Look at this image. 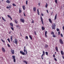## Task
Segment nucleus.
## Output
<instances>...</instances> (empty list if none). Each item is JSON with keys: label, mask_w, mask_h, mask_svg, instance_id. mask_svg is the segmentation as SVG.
Wrapping results in <instances>:
<instances>
[{"label": "nucleus", "mask_w": 64, "mask_h": 64, "mask_svg": "<svg viewBox=\"0 0 64 64\" xmlns=\"http://www.w3.org/2000/svg\"><path fill=\"white\" fill-rule=\"evenodd\" d=\"M12 59H14V62H15L16 59H15V56H12Z\"/></svg>", "instance_id": "nucleus-1"}, {"label": "nucleus", "mask_w": 64, "mask_h": 64, "mask_svg": "<svg viewBox=\"0 0 64 64\" xmlns=\"http://www.w3.org/2000/svg\"><path fill=\"white\" fill-rule=\"evenodd\" d=\"M40 20H41V21L42 22V24L44 25V24L43 23V18H42V16H41L40 17Z\"/></svg>", "instance_id": "nucleus-2"}, {"label": "nucleus", "mask_w": 64, "mask_h": 64, "mask_svg": "<svg viewBox=\"0 0 64 64\" xmlns=\"http://www.w3.org/2000/svg\"><path fill=\"white\" fill-rule=\"evenodd\" d=\"M55 24H54L52 26V29H55Z\"/></svg>", "instance_id": "nucleus-3"}, {"label": "nucleus", "mask_w": 64, "mask_h": 64, "mask_svg": "<svg viewBox=\"0 0 64 64\" xmlns=\"http://www.w3.org/2000/svg\"><path fill=\"white\" fill-rule=\"evenodd\" d=\"M60 44H63V41H62V40L61 39L60 40Z\"/></svg>", "instance_id": "nucleus-4"}, {"label": "nucleus", "mask_w": 64, "mask_h": 64, "mask_svg": "<svg viewBox=\"0 0 64 64\" xmlns=\"http://www.w3.org/2000/svg\"><path fill=\"white\" fill-rule=\"evenodd\" d=\"M15 42H14V43H15L16 44H17L18 43V41H17V39H15Z\"/></svg>", "instance_id": "nucleus-5"}, {"label": "nucleus", "mask_w": 64, "mask_h": 64, "mask_svg": "<svg viewBox=\"0 0 64 64\" xmlns=\"http://www.w3.org/2000/svg\"><path fill=\"white\" fill-rule=\"evenodd\" d=\"M20 54H22V55H25V54L24 53V52H23L21 51L20 52Z\"/></svg>", "instance_id": "nucleus-6"}, {"label": "nucleus", "mask_w": 64, "mask_h": 64, "mask_svg": "<svg viewBox=\"0 0 64 64\" xmlns=\"http://www.w3.org/2000/svg\"><path fill=\"white\" fill-rule=\"evenodd\" d=\"M11 52L12 54H14V50H13L12 49H11Z\"/></svg>", "instance_id": "nucleus-7"}, {"label": "nucleus", "mask_w": 64, "mask_h": 64, "mask_svg": "<svg viewBox=\"0 0 64 64\" xmlns=\"http://www.w3.org/2000/svg\"><path fill=\"white\" fill-rule=\"evenodd\" d=\"M33 10L34 12H35L36 10V8L35 7H34L33 8Z\"/></svg>", "instance_id": "nucleus-8"}, {"label": "nucleus", "mask_w": 64, "mask_h": 64, "mask_svg": "<svg viewBox=\"0 0 64 64\" xmlns=\"http://www.w3.org/2000/svg\"><path fill=\"white\" fill-rule=\"evenodd\" d=\"M20 21L22 22L23 23H24V20H23L22 18H21L20 19Z\"/></svg>", "instance_id": "nucleus-9"}, {"label": "nucleus", "mask_w": 64, "mask_h": 64, "mask_svg": "<svg viewBox=\"0 0 64 64\" xmlns=\"http://www.w3.org/2000/svg\"><path fill=\"white\" fill-rule=\"evenodd\" d=\"M2 50L3 52H5V50L3 48H2Z\"/></svg>", "instance_id": "nucleus-10"}, {"label": "nucleus", "mask_w": 64, "mask_h": 64, "mask_svg": "<svg viewBox=\"0 0 64 64\" xmlns=\"http://www.w3.org/2000/svg\"><path fill=\"white\" fill-rule=\"evenodd\" d=\"M49 21H50V22L51 23H52V20H51V19L49 18Z\"/></svg>", "instance_id": "nucleus-11"}, {"label": "nucleus", "mask_w": 64, "mask_h": 64, "mask_svg": "<svg viewBox=\"0 0 64 64\" xmlns=\"http://www.w3.org/2000/svg\"><path fill=\"white\" fill-rule=\"evenodd\" d=\"M16 27H17V28H18V29H20V26H19L18 25L16 26Z\"/></svg>", "instance_id": "nucleus-12"}, {"label": "nucleus", "mask_w": 64, "mask_h": 64, "mask_svg": "<svg viewBox=\"0 0 64 64\" xmlns=\"http://www.w3.org/2000/svg\"><path fill=\"white\" fill-rule=\"evenodd\" d=\"M10 26H12V27H13V24H12V23H10Z\"/></svg>", "instance_id": "nucleus-13"}, {"label": "nucleus", "mask_w": 64, "mask_h": 64, "mask_svg": "<svg viewBox=\"0 0 64 64\" xmlns=\"http://www.w3.org/2000/svg\"><path fill=\"white\" fill-rule=\"evenodd\" d=\"M47 31L45 32V35L46 37H47V35H47Z\"/></svg>", "instance_id": "nucleus-14"}, {"label": "nucleus", "mask_w": 64, "mask_h": 64, "mask_svg": "<svg viewBox=\"0 0 64 64\" xmlns=\"http://www.w3.org/2000/svg\"><path fill=\"white\" fill-rule=\"evenodd\" d=\"M61 54L62 55H64V52H63V51H62V50L61 51Z\"/></svg>", "instance_id": "nucleus-15"}, {"label": "nucleus", "mask_w": 64, "mask_h": 64, "mask_svg": "<svg viewBox=\"0 0 64 64\" xmlns=\"http://www.w3.org/2000/svg\"><path fill=\"white\" fill-rule=\"evenodd\" d=\"M6 3H8L9 4V3H10V2L9 0H7L6 1Z\"/></svg>", "instance_id": "nucleus-16"}, {"label": "nucleus", "mask_w": 64, "mask_h": 64, "mask_svg": "<svg viewBox=\"0 0 64 64\" xmlns=\"http://www.w3.org/2000/svg\"><path fill=\"white\" fill-rule=\"evenodd\" d=\"M21 12H22V10H21V9L19 8V13H21Z\"/></svg>", "instance_id": "nucleus-17"}, {"label": "nucleus", "mask_w": 64, "mask_h": 64, "mask_svg": "<svg viewBox=\"0 0 64 64\" xmlns=\"http://www.w3.org/2000/svg\"><path fill=\"white\" fill-rule=\"evenodd\" d=\"M55 49H56V51H57V52H58V48H57V47H56L55 48Z\"/></svg>", "instance_id": "nucleus-18"}, {"label": "nucleus", "mask_w": 64, "mask_h": 64, "mask_svg": "<svg viewBox=\"0 0 64 64\" xmlns=\"http://www.w3.org/2000/svg\"><path fill=\"white\" fill-rule=\"evenodd\" d=\"M22 7L24 10H25V6H23Z\"/></svg>", "instance_id": "nucleus-19"}, {"label": "nucleus", "mask_w": 64, "mask_h": 64, "mask_svg": "<svg viewBox=\"0 0 64 64\" xmlns=\"http://www.w3.org/2000/svg\"><path fill=\"white\" fill-rule=\"evenodd\" d=\"M14 21L16 23V24H17V23H18V22L17 21V20H15Z\"/></svg>", "instance_id": "nucleus-20"}, {"label": "nucleus", "mask_w": 64, "mask_h": 64, "mask_svg": "<svg viewBox=\"0 0 64 64\" xmlns=\"http://www.w3.org/2000/svg\"><path fill=\"white\" fill-rule=\"evenodd\" d=\"M48 46L47 45V44H46L45 46V48H47V47H48Z\"/></svg>", "instance_id": "nucleus-21"}, {"label": "nucleus", "mask_w": 64, "mask_h": 64, "mask_svg": "<svg viewBox=\"0 0 64 64\" xmlns=\"http://www.w3.org/2000/svg\"><path fill=\"white\" fill-rule=\"evenodd\" d=\"M6 8H11V7L10 6H7Z\"/></svg>", "instance_id": "nucleus-22"}, {"label": "nucleus", "mask_w": 64, "mask_h": 64, "mask_svg": "<svg viewBox=\"0 0 64 64\" xmlns=\"http://www.w3.org/2000/svg\"><path fill=\"white\" fill-rule=\"evenodd\" d=\"M57 14H56V16H55V18H54L55 20H56V18H57Z\"/></svg>", "instance_id": "nucleus-23"}, {"label": "nucleus", "mask_w": 64, "mask_h": 64, "mask_svg": "<svg viewBox=\"0 0 64 64\" xmlns=\"http://www.w3.org/2000/svg\"><path fill=\"white\" fill-rule=\"evenodd\" d=\"M42 30H44L45 29V28L44 27H43V26H42Z\"/></svg>", "instance_id": "nucleus-24"}, {"label": "nucleus", "mask_w": 64, "mask_h": 64, "mask_svg": "<svg viewBox=\"0 0 64 64\" xmlns=\"http://www.w3.org/2000/svg\"><path fill=\"white\" fill-rule=\"evenodd\" d=\"M51 34H52V35H54V32H51Z\"/></svg>", "instance_id": "nucleus-25"}, {"label": "nucleus", "mask_w": 64, "mask_h": 64, "mask_svg": "<svg viewBox=\"0 0 64 64\" xmlns=\"http://www.w3.org/2000/svg\"><path fill=\"white\" fill-rule=\"evenodd\" d=\"M2 18L3 20L5 22V21H6V20H4V18H3V17H2Z\"/></svg>", "instance_id": "nucleus-26"}, {"label": "nucleus", "mask_w": 64, "mask_h": 64, "mask_svg": "<svg viewBox=\"0 0 64 64\" xmlns=\"http://www.w3.org/2000/svg\"><path fill=\"white\" fill-rule=\"evenodd\" d=\"M47 6H48V4H47V3H46L45 6V7L46 8H47Z\"/></svg>", "instance_id": "nucleus-27"}, {"label": "nucleus", "mask_w": 64, "mask_h": 64, "mask_svg": "<svg viewBox=\"0 0 64 64\" xmlns=\"http://www.w3.org/2000/svg\"><path fill=\"white\" fill-rule=\"evenodd\" d=\"M29 37L30 38V39L31 40H32V37L30 36H29Z\"/></svg>", "instance_id": "nucleus-28"}, {"label": "nucleus", "mask_w": 64, "mask_h": 64, "mask_svg": "<svg viewBox=\"0 0 64 64\" xmlns=\"http://www.w3.org/2000/svg\"><path fill=\"white\" fill-rule=\"evenodd\" d=\"M24 63H26V64H27V62H26L25 60L24 61Z\"/></svg>", "instance_id": "nucleus-29"}, {"label": "nucleus", "mask_w": 64, "mask_h": 64, "mask_svg": "<svg viewBox=\"0 0 64 64\" xmlns=\"http://www.w3.org/2000/svg\"><path fill=\"white\" fill-rule=\"evenodd\" d=\"M52 36L53 37H56V36L54 35V34L52 35Z\"/></svg>", "instance_id": "nucleus-30"}, {"label": "nucleus", "mask_w": 64, "mask_h": 64, "mask_svg": "<svg viewBox=\"0 0 64 64\" xmlns=\"http://www.w3.org/2000/svg\"><path fill=\"white\" fill-rule=\"evenodd\" d=\"M11 41H12V36L10 38Z\"/></svg>", "instance_id": "nucleus-31"}, {"label": "nucleus", "mask_w": 64, "mask_h": 64, "mask_svg": "<svg viewBox=\"0 0 64 64\" xmlns=\"http://www.w3.org/2000/svg\"><path fill=\"white\" fill-rule=\"evenodd\" d=\"M12 5H13L14 6H16V5L14 4H13Z\"/></svg>", "instance_id": "nucleus-32"}, {"label": "nucleus", "mask_w": 64, "mask_h": 64, "mask_svg": "<svg viewBox=\"0 0 64 64\" xmlns=\"http://www.w3.org/2000/svg\"><path fill=\"white\" fill-rule=\"evenodd\" d=\"M26 39H27V40H28V36H26Z\"/></svg>", "instance_id": "nucleus-33"}, {"label": "nucleus", "mask_w": 64, "mask_h": 64, "mask_svg": "<svg viewBox=\"0 0 64 64\" xmlns=\"http://www.w3.org/2000/svg\"><path fill=\"white\" fill-rule=\"evenodd\" d=\"M56 30L57 31H59V28H57L56 29Z\"/></svg>", "instance_id": "nucleus-34"}, {"label": "nucleus", "mask_w": 64, "mask_h": 64, "mask_svg": "<svg viewBox=\"0 0 64 64\" xmlns=\"http://www.w3.org/2000/svg\"><path fill=\"white\" fill-rule=\"evenodd\" d=\"M55 2L57 4V0H55Z\"/></svg>", "instance_id": "nucleus-35"}, {"label": "nucleus", "mask_w": 64, "mask_h": 64, "mask_svg": "<svg viewBox=\"0 0 64 64\" xmlns=\"http://www.w3.org/2000/svg\"><path fill=\"white\" fill-rule=\"evenodd\" d=\"M1 40L4 43L5 42V41L3 40L2 39H1Z\"/></svg>", "instance_id": "nucleus-36"}, {"label": "nucleus", "mask_w": 64, "mask_h": 64, "mask_svg": "<svg viewBox=\"0 0 64 64\" xmlns=\"http://www.w3.org/2000/svg\"><path fill=\"white\" fill-rule=\"evenodd\" d=\"M10 28L12 30H14V28H12V27H11Z\"/></svg>", "instance_id": "nucleus-37"}, {"label": "nucleus", "mask_w": 64, "mask_h": 64, "mask_svg": "<svg viewBox=\"0 0 64 64\" xmlns=\"http://www.w3.org/2000/svg\"><path fill=\"white\" fill-rule=\"evenodd\" d=\"M8 41L10 43V39L9 38H8Z\"/></svg>", "instance_id": "nucleus-38"}, {"label": "nucleus", "mask_w": 64, "mask_h": 64, "mask_svg": "<svg viewBox=\"0 0 64 64\" xmlns=\"http://www.w3.org/2000/svg\"><path fill=\"white\" fill-rule=\"evenodd\" d=\"M46 55H48V52H46Z\"/></svg>", "instance_id": "nucleus-39"}, {"label": "nucleus", "mask_w": 64, "mask_h": 64, "mask_svg": "<svg viewBox=\"0 0 64 64\" xmlns=\"http://www.w3.org/2000/svg\"><path fill=\"white\" fill-rule=\"evenodd\" d=\"M27 3H28V1H27V0H26V5H27V4H28Z\"/></svg>", "instance_id": "nucleus-40"}, {"label": "nucleus", "mask_w": 64, "mask_h": 64, "mask_svg": "<svg viewBox=\"0 0 64 64\" xmlns=\"http://www.w3.org/2000/svg\"><path fill=\"white\" fill-rule=\"evenodd\" d=\"M34 32L35 35H37V34H36V31H34Z\"/></svg>", "instance_id": "nucleus-41"}, {"label": "nucleus", "mask_w": 64, "mask_h": 64, "mask_svg": "<svg viewBox=\"0 0 64 64\" xmlns=\"http://www.w3.org/2000/svg\"><path fill=\"white\" fill-rule=\"evenodd\" d=\"M8 18H10L11 17V16H9V15H8Z\"/></svg>", "instance_id": "nucleus-42"}, {"label": "nucleus", "mask_w": 64, "mask_h": 64, "mask_svg": "<svg viewBox=\"0 0 64 64\" xmlns=\"http://www.w3.org/2000/svg\"><path fill=\"white\" fill-rule=\"evenodd\" d=\"M32 23H34V20H32Z\"/></svg>", "instance_id": "nucleus-43"}, {"label": "nucleus", "mask_w": 64, "mask_h": 64, "mask_svg": "<svg viewBox=\"0 0 64 64\" xmlns=\"http://www.w3.org/2000/svg\"><path fill=\"white\" fill-rule=\"evenodd\" d=\"M60 35L62 37H63V34H60Z\"/></svg>", "instance_id": "nucleus-44"}, {"label": "nucleus", "mask_w": 64, "mask_h": 64, "mask_svg": "<svg viewBox=\"0 0 64 64\" xmlns=\"http://www.w3.org/2000/svg\"><path fill=\"white\" fill-rule=\"evenodd\" d=\"M43 54L45 55V52H44V51H43Z\"/></svg>", "instance_id": "nucleus-45"}, {"label": "nucleus", "mask_w": 64, "mask_h": 64, "mask_svg": "<svg viewBox=\"0 0 64 64\" xmlns=\"http://www.w3.org/2000/svg\"><path fill=\"white\" fill-rule=\"evenodd\" d=\"M60 34V32H58V35H59Z\"/></svg>", "instance_id": "nucleus-46"}, {"label": "nucleus", "mask_w": 64, "mask_h": 64, "mask_svg": "<svg viewBox=\"0 0 64 64\" xmlns=\"http://www.w3.org/2000/svg\"><path fill=\"white\" fill-rule=\"evenodd\" d=\"M8 45V47H10V45L9 44H7Z\"/></svg>", "instance_id": "nucleus-47"}, {"label": "nucleus", "mask_w": 64, "mask_h": 64, "mask_svg": "<svg viewBox=\"0 0 64 64\" xmlns=\"http://www.w3.org/2000/svg\"><path fill=\"white\" fill-rule=\"evenodd\" d=\"M24 52L25 53L26 52V50H24Z\"/></svg>", "instance_id": "nucleus-48"}, {"label": "nucleus", "mask_w": 64, "mask_h": 64, "mask_svg": "<svg viewBox=\"0 0 64 64\" xmlns=\"http://www.w3.org/2000/svg\"><path fill=\"white\" fill-rule=\"evenodd\" d=\"M54 59L55 60V61H57V59H56V58H54Z\"/></svg>", "instance_id": "nucleus-49"}, {"label": "nucleus", "mask_w": 64, "mask_h": 64, "mask_svg": "<svg viewBox=\"0 0 64 64\" xmlns=\"http://www.w3.org/2000/svg\"><path fill=\"white\" fill-rule=\"evenodd\" d=\"M27 50H26V54H27Z\"/></svg>", "instance_id": "nucleus-50"}, {"label": "nucleus", "mask_w": 64, "mask_h": 64, "mask_svg": "<svg viewBox=\"0 0 64 64\" xmlns=\"http://www.w3.org/2000/svg\"><path fill=\"white\" fill-rule=\"evenodd\" d=\"M53 57L54 58H55V54L54 55Z\"/></svg>", "instance_id": "nucleus-51"}, {"label": "nucleus", "mask_w": 64, "mask_h": 64, "mask_svg": "<svg viewBox=\"0 0 64 64\" xmlns=\"http://www.w3.org/2000/svg\"><path fill=\"white\" fill-rule=\"evenodd\" d=\"M38 5H39V6H40V3H38Z\"/></svg>", "instance_id": "nucleus-52"}, {"label": "nucleus", "mask_w": 64, "mask_h": 64, "mask_svg": "<svg viewBox=\"0 0 64 64\" xmlns=\"http://www.w3.org/2000/svg\"><path fill=\"white\" fill-rule=\"evenodd\" d=\"M24 16H26V15H25V14L24 13Z\"/></svg>", "instance_id": "nucleus-53"}, {"label": "nucleus", "mask_w": 64, "mask_h": 64, "mask_svg": "<svg viewBox=\"0 0 64 64\" xmlns=\"http://www.w3.org/2000/svg\"><path fill=\"white\" fill-rule=\"evenodd\" d=\"M63 30L64 31V26L63 27Z\"/></svg>", "instance_id": "nucleus-54"}, {"label": "nucleus", "mask_w": 64, "mask_h": 64, "mask_svg": "<svg viewBox=\"0 0 64 64\" xmlns=\"http://www.w3.org/2000/svg\"><path fill=\"white\" fill-rule=\"evenodd\" d=\"M46 11L47 12V13H48V10H46Z\"/></svg>", "instance_id": "nucleus-55"}, {"label": "nucleus", "mask_w": 64, "mask_h": 64, "mask_svg": "<svg viewBox=\"0 0 64 64\" xmlns=\"http://www.w3.org/2000/svg\"><path fill=\"white\" fill-rule=\"evenodd\" d=\"M26 47H25V46H24V50H26V48H25Z\"/></svg>", "instance_id": "nucleus-56"}, {"label": "nucleus", "mask_w": 64, "mask_h": 64, "mask_svg": "<svg viewBox=\"0 0 64 64\" xmlns=\"http://www.w3.org/2000/svg\"><path fill=\"white\" fill-rule=\"evenodd\" d=\"M44 55V54H43L42 55V57H43V55Z\"/></svg>", "instance_id": "nucleus-57"}, {"label": "nucleus", "mask_w": 64, "mask_h": 64, "mask_svg": "<svg viewBox=\"0 0 64 64\" xmlns=\"http://www.w3.org/2000/svg\"><path fill=\"white\" fill-rule=\"evenodd\" d=\"M41 15H42V16H43L44 15L42 14H41Z\"/></svg>", "instance_id": "nucleus-58"}, {"label": "nucleus", "mask_w": 64, "mask_h": 64, "mask_svg": "<svg viewBox=\"0 0 64 64\" xmlns=\"http://www.w3.org/2000/svg\"><path fill=\"white\" fill-rule=\"evenodd\" d=\"M37 12H39V10H38V9Z\"/></svg>", "instance_id": "nucleus-59"}, {"label": "nucleus", "mask_w": 64, "mask_h": 64, "mask_svg": "<svg viewBox=\"0 0 64 64\" xmlns=\"http://www.w3.org/2000/svg\"><path fill=\"white\" fill-rule=\"evenodd\" d=\"M38 15H39V12H38Z\"/></svg>", "instance_id": "nucleus-60"}, {"label": "nucleus", "mask_w": 64, "mask_h": 64, "mask_svg": "<svg viewBox=\"0 0 64 64\" xmlns=\"http://www.w3.org/2000/svg\"><path fill=\"white\" fill-rule=\"evenodd\" d=\"M42 58L43 60V56H42Z\"/></svg>", "instance_id": "nucleus-61"}, {"label": "nucleus", "mask_w": 64, "mask_h": 64, "mask_svg": "<svg viewBox=\"0 0 64 64\" xmlns=\"http://www.w3.org/2000/svg\"><path fill=\"white\" fill-rule=\"evenodd\" d=\"M49 64H50V62H49Z\"/></svg>", "instance_id": "nucleus-62"}, {"label": "nucleus", "mask_w": 64, "mask_h": 64, "mask_svg": "<svg viewBox=\"0 0 64 64\" xmlns=\"http://www.w3.org/2000/svg\"><path fill=\"white\" fill-rule=\"evenodd\" d=\"M10 33H11V32H10L9 33V34H10Z\"/></svg>", "instance_id": "nucleus-63"}, {"label": "nucleus", "mask_w": 64, "mask_h": 64, "mask_svg": "<svg viewBox=\"0 0 64 64\" xmlns=\"http://www.w3.org/2000/svg\"><path fill=\"white\" fill-rule=\"evenodd\" d=\"M62 57L63 59H64V57L63 56H62Z\"/></svg>", "instance_id": "nucleus-64"}]
</instances>
